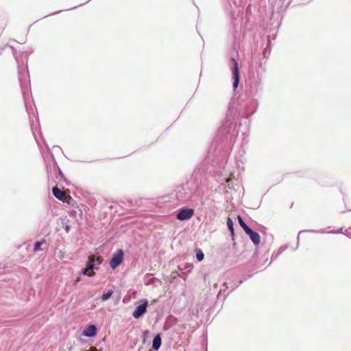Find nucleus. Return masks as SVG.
<instances>
[{"label":"nucleus","instance_id":"obj_11","mask_svg":"<svg viewBox=\"0 0 351 351\" xmlns=\"http://www.w3.org/2000/svg\"><path fill=\"white\" fill-rule=\"evenodd\" d=\"M227 226H228V229L231 232L232 235H234V228H233L234 223L230 217H228V219H227Z\"/></svg>","mask_w":351,"mask_h":351},{"label":"nucleus","instance_id":"obj_12","mask_svg":"<svg viewBox=\"0 0 351 351\" xmlns=\"http://www.w3.org/2000/svg\"><path fill=\"white\" fill-rule=\"evenodd\" d=\"M237 219L239 223V225L242 227V228L245 232L247 230H248L250 228L245 224V223L242 219L240 215L237 216Z\"/></svg>","mask_w":351,"mask_h":351},{"label":"nucleus","instance_id":"obj_8","mask_svg":"<svg viewBox=\"0 0 351 351\" xmlns=\"http://www.w3.org/2000/svg\"><path fill=\"white\" fill-rule=\"evenodd\" d=\"M245 232L250 237V239L255 245L259 244L260 236L257 232L253 231L250 228L247 230Z\"/></svg>","mask_w":351,"mask_h":351},{"label":"nucleus","instance_id":"obj_5","mask_svg":"<svg viewBox=\"0 0 351 351\" xmlns=\"http://www.w3.org/2000/svg\"><path fill=\"white\" fill-rule=\"evenodd\" d=\"M148 305L147 301H145L143 304L138 305L135 310L134 311L132 315L135 318H138L141 315H143L147 309V306Z\"/></svg>","mask_w":351,"mask_h":351},{"label":"nucleus","instance_id":"obj_13","mask_svg":"<svg viewBox=\"0 0 351 351\" xmlns=\"http://www.w3.org/2000/svg\"><path fill=\"white\" fill-rule=\"evenodd\" d=\"M45 242V239H43L42 241H37L35 244H34V252H38V251H40L42 250L41 247H40V245L44 243Z\"/></svg>","mask_w":351,"mask_h":351},{"label":"nucleus","instance_id":"obj_17","mask_svg":"<svg viewBox=\"0 0 351 351\" xmlns=\"http://www.w3.org/2000/svg\"><path fill=\"white\" fill-rule=\"evenodd\" d=\"M230 180H231V179H230V178H227V179L226 180V182H229L230 181Z\"/></svg>","mask_w":351,"mask_h":351},{"label":"nucleus","instance_id":"obj_14","mask_svg":"<svg viewBox=\"0 0 351 351\" xmlns=\"http://www.w3.org/2000/svg\"><path fill=\"white\" fill-rule=\"evenodd\" d=\"M196 258L199 261H202L204 258V254L201 250H196Z\"/></svg>","mask_w":351,"mask_h":351},{"label":"nucleus","instance_id":"obj_16","mask_svg":"<svg viewBox=\"0 0 351 351\" xmlns=\"http://www.w3.org/2000/svg\"><path fill=\"white\" fill-rule=\"evenodd\" d=\"M80 280V278H77L76 280L75 281V285L77 284Z\"/></svg>","mask_w":351,"mask_h":351},{"label":"nucleus","instance_id":"obj_6","mask_svg":"<svg viewBox=\"0 0 351 351\" xmlns=\"http://www.w3.org/2000/svg\"><path fill=\"white\" fill-rule=\"evenodd\" d=\"M104 259L102 256H95V255H90L88 256V263L87 265H93V269L96 267V265H99L103 262Z\"/></svg>","mask_w":351,"mask_h":351},{"label":"nucleus","instance_id":"obj_9","mask_svg":"<svg viewBox=\"0 0 351 351\" xmlns=\"http://www.w3.org/2000/svg\"><path fill=\"white\" fill-rule=\"evenodd\" d=\"M82 274L83 275H86L90 277L95 276V273L93 271V266L87 265L86 267L84 268L82 270Z\"/></svg>","mask_w":351,"mask_h":351},{"label":"nucleus","instance_id":"obj_18","mask_svg":"<svg viewBox=\"0 0 351 351\" xmlns=\"http://www.w3.org/2000/svg\"><path fill=\"white\" fill-rule=\"evenodd\" d=\"M69 227L67 226V227L66 228V231L68 232H69Z\"/></svg>","mask_w":351,"mask_h":351},{"label":"nucleus","instance_id":"obj_10","mask_svg":"<svg viewBox=\"0 0 351 351\" xmlns=\"http://www.w3.org/2000/svg\"><path fill=\"white\" fill-rule=\"evenodd\" d=\"M161 345V338L160 335H157L153 339L152 348L155 350H158Z\"/></svg>","mask_w":351,"mask_h":351},{"label":"nucleus","instance_id":"obj_4","mask_svg":"<svg viewBox=\"0 0 351 351\" xmlns=\"http://www.w3.org/2000/svg\"><path fill=\"white\" fill-rule=\"evenodd\" d=\"M231 61L233 64L232 68V74L234 78L233 86L234 88L238 87L239 81V65L238 62L234 58H232Z\"/></svg>","mask_w":351,"mask_h":351},{"label":"nucleus","instance_id":"obj_3","mask_svg":"<svg viewBox=\"0 0 351 351\" xmlns=\"http://www.w3.org/2000/svg\"><path fill=\"white\" fill-rule=\"evenodd\" d=\"M194 215V210L192 208H182L176 215L178 220L184 221L191 219Z\"/></svg>","mask_w":351,"mask_h":351},{"label":"nucleus","instance_id":"obj_7","mask_svg":"<svg viewBox=\"0 0 351 351\" xmlns=\"http://www.w3.org/2000/svg\"><path fill=\"white\" fill-rule=\"evenodd\" d=\"M97 334V328L95 325L88 326L83 331V335L88 337H93Z\"/></svg>","mask_w":351,"mask_h":351},{"label":"nucleus","instance_id":"obj_1","mask_svg":"<svg viewBox=\"0 0 351 351\" xmlns=\"http://www.w3.org/2000/svg\"><path fill=\"white\" fill-rule=\"evenodd\" d=\"M123 260V252L122 250H119L116 252L115 254H113L110 261V267L113 269L117 268L119 265H120Z\"/></svg>","mask_w":351,"mask_h":351},{"label":"nucleus","instance_id":"obj_2","mask_svg":"<svg viewBox=\"0 0 351 351\" xmlns=\"http://www.w3.org/2000/svg\"><path fill=\"white\" fill-rule=\"evenodd\" d=\"M53 195L59 200L69 203V201L71 199V197L69 195H67L65 191H61L58 186H54L52 189Z\"/></svg>","mask_w":351,"mask_h":351},{"label":"nucleus","instance_id":"obj_15","mask_svg":"<svg viewBox=\"0 0 351 351\" xmlns=\"http://www.w3.org/2000/svg\"><path fill=\"white\" fill-rule=\"evenodd\" d=\"M113 293V291L112 290H110L108 291L107 293H104L102 295H101V300L103 301H106L108 299H109L111 295H112Z\"/></svg>","mask_w":351,"mask_h":351}]
</instances>
